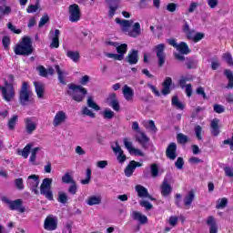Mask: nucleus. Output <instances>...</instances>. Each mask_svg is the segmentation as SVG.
I'll return each mask as SVG.
<instances>
[{"mask_svg": "<svg viewBox=\"0 0 233 233\" xmlns=\"http://www.w3.org/2000/svg\"><path fill=\"white\" fill-rule=\"evenodd\" d=\"M138 61L137 51L131 50L127 56V62L129 65H137Z\"/></svg>", "mask_w": 233, "mask_h": 233, "instance_id": "obj_34", "label": "nucleus"}, {"mask_svg": "<svg viewBox=\"0 0 233 233\" xmlns=\"http://www.w3.org/2000/svg\"><path fill=\"white\" fill-rule=\"evenodd\" d=\"M27 185L34 192V194H39L37 190V187H39V176L37 175H31L27 177Z\"/></svg>", "mask_w": 233, "mask_h": 233, "instance_id": "obj_13", "label": "nucleus"}, {"mask_svg": "<svg viewBox=\"0 0 233 233\" xmlns=\"http://www.w3.org/2000/svg\"><path fill=\"white\" fill-rule=\"evenodd\" d=\"M68 116L66 115V112L59 110L56 113L53 118V127H55V128H58V127L65 125Z\"/></svg>", "mask_w": 233, "mask_h": 233, "instance_id": "obj_9", "label": "nucleus"}, {"mask_svg": "<svg viewBox=\"0 0 233 233\" xmlns=\"http://www.w3.org/2000/svg\"><path fill=\"white\" fill-rule=\"evenodd\" d=\"M52 178H44L40 186V193L49 201H54V193H52Z\"/></svg>", "mask_w": 233, "mask_h": 233, "instance_id": "obj_6", "label": "nucleus"}, {"mask_svg": "<svg viewBox=\"0 0 233 233\" xmlns=\"http://www.w3.org/2000/svg\"><path fill=\"white\" fill-rule=\"evenodd\" d=\"M65 52H66V57H68V59L73 61V63H79L81 59V55L79 54V51L66 49Z\"/></svg>", "mask_w": 233, "mask_h": 233, "instance_id": "obj_21", "label": "nucleus"}, {"mask_svg": "<svg viewBox=\"0 0 233 233\" xmlns=\"http://www.w3.org/2000/svg\"><path fill=\"white\" fill-rule=\"evenodd\" d=\"M108 101L113 110H115V112H119L121 107L119 106V101L117 100V96H116V94H111L109 96Z\"/></svg>", "mask_w": 233, "mask_h": 233, "instance_id": "obj_28", "label": "nucleus"}, {"mask_svg": "<svg viewBox=\"0 0 233 233\" xmlns=\"http://www.w3.org/2000/svg\"><path fill=\"white\" fill-rule=\"evenodd\" d=\"M132 218L135 221H138L140 225H147L148 223V218L139 211H133Z\"/></svg>", "mask_w": 233, "mask_h": 233, "instance_id": "obj_23", "label": "nucleus"}, {"mask_svg": "<svg viewBox=\"0 0 233 233\" xmlns=\"http://www.w3.org/2000/svg\"><path fill=\"white\" fill-rule=\"evenodd\" d=\"M12 14V7L8 5H0V19H4L5 15Z\"/></svg>", "mask_w": 233, "mask_h": 233, "instance_id": "obj_39", "label": "nucleus"}, {"mask_svg": "<svg viewBox=\"0 0 233 233\" xmlns=\"http://www.w3.org/2000/svg\"><path fill=\"white\" fill-rule=\"evenodd\" d=\"M69 90L67 94L71 96L74 101H77V103H81L83 99H85V96H86V88L83 87L82 86H77L76 84L68 85Z\"/></svg>", "mask_w": 233, "mask_h": 233, "instance_id": "obj_2", "label": "nucleus"}, {"mask_svg": "<svg viewBox=\"0 0 233 233\" xmlns=\"http://www.w3.org/2000/svg\"><path fill=\"white\" fill-rule=\"evenodd\" d=\"M55 68L56 70L57 76H58V80L60 83H62V85H65V77H66V76H68V73L61 70V67H59V66H55Z\"/></svg>", "mask_w": 233, "mask_h": 233, "instance_id": "obj_36", "label": "nucleus"}, {"mask_svg": "<svg viewBox=\"0 0 233 233\" xmlns=\"http://www.w3.org/2000/svg\"><path fill=\"white\" fill-rule=\"evenodd\" d=\"M212 136H219V119L214 118L210 123Z\"/></svg>", "mask_w": 233, "mask_h": 233, "instance_id": "obj_31", "label": "nucleus"}, {"mask_svg": "<svg viewBox=\"0 0 233 233\" xmlns=\"http://www.w3.org/2000/svg\"><path fill=\"white\" fill-rule=\"evenodd\" d=\"M137 139L138 143H140V145H142L143 148H147V143H148V141H150V138H148V137H147V135L141 131H138Z\"/></svg>", "mask_w": 233, "mask_h": 233, "instance_id": "obj_32", "label": "nucleus"}, {"mask_svg": "<svg viewBox=\"0 0 233 233\" xmlns=\"http://www.w3.org/2000/svg\"><path fill=\"white\" fill-rule=\"evenodd\" d=\"M17 121H19V116L14 115L11 118H9L7 122V127L9 130H15V125H17Z\"/></svg>", "mask_w": 233, "mask_h": 233, "instance_id": "obj_37", "label": "nucleus"}, {"mask_svg": "<svg viewBox=\"0 0 233 233\" xmlns=\"http://www.w3.org/2000/svg\"><path fill=\"white\" fill-rule=\"evenodd\" d=\"M172 192V187H170V184H168V181L164 180L162 186H161V193L164 196H168Z\"/></svg>", "mask_w": 233, "mask_h": 233, "instance_id": "obj_38", "label": "nucleus"}, {"mask_svg": "<svg viewBox=\"0 0 233 233\" xmlns=\"http://www.w3.org/2000/svg\"><path fill=\"white\" fill-rule=\"evenodd\" d=\"M1 201L2 203H5L10 210H16L17 212H20V214L26 212V208L23 206L22 199L11 200L7 197H2Z\"/></svg>", "mask_w": 233, "mask_h": 233, "instance_id": "obj_4", "label": "nucleus"}, {"mask_svg": "<svg viewBox=\"0 0 233 233\" xmlns=\"http://www.w3.org/2000/svg\"><path fill=\"white\" fill-rule=\"evenodd\" d=\"M122 94L124 96V99H126V101H134V89H132V87L125 85L122 87Z\"/></svg>", "mask_w": 233, "mask_h": 233, "instance_id": "obj_22", "label": "nucleus"}, {"mask_svg": "<svg viewBox=\"0 0 233 233\" xmlns=\"http://www.w3.org/2000/svg\"><path fill=\"white\" fill-rule=\"evenodd\" d=\"M68 192L73 196H76V194H77V185L76 184V182L71 183V186L68 188Z\"/></svg>", "mask_w": 233, "mask_h": 233, "instance_id": "obj_59", "label": "nucleus"}, {"mask_svg": "<svg viewBox=\"0 0 233 233\" xmlns=\"http://www.w3.org/2000/svg\"><path fill=\"white\" fill-rule=\"evenodd\" d=\"M103 117L104 119H113L114 118V111L109 108H106L103 111Z\"/></svg>", "mask_w": 233, "mask_h": 233, "instance_id": "obj_50", "label": "nucleus"}, {"mask_svg": "<svg viewBox=\"0 0 233 233\" xmlns=\"http://www.w3.org/2000/svg\"><path fill=\"white\" fill-rule=\"evenodd\" d=\"M106 45H107V46H115L116 48V52H117L118 56L122 55L123 59L125 58V55L127 54V50L128 48V46L127 44L118 45L116 42L107 41L106 43Z\"/></svg>", "mask_w": 233, "mask_h": 233, "instance_id": "obj_16", "label": "nucleus"}, {"mask_svg": "<svg viewBox=\"0 0 233 233\" xmlns=\"http://www.w3.org/2000/svg\"><path fill=\"white\" fill-rule=\"evenodd\" d=\"M127 35H129L130 37H138V35H141V24H139V22L135 23L132 26V30L127 31Z\"/></svg>", "mask_w": 233, "mask_h": 233, "instance_id": "obj_27", "label": "nucleus"}, {"mask_svg": "<svg viewBox=\"0 0 233 233\" xmlns=\"http://www.w3.org/2000/svg\"><path fill=\"white\" fill-rule=\"evenodd\" d=\"M87 106L93 110H96V112H99V110H101V107L96 103V101H94L93 96L87 97Z\"/></svg>", "mask_w": 233, "mask_h": 233, "instance_id": "obj_40", "label": "nucleus"}, {"mask_svg": "<svg viewBox=\"0 0 233 233\" xmlns=\"http://www.w3.org/2000/svg\"><path fill=\"white\" fill-rule=\"evenodd\" d=\"M59 35H61V31L56 29L55 31H50L49 39H51L50 48H59Z\"/></svg>", "mask_w": 233, "mask_h": 233, "instance_id": "obj_15", "label": "nucleus"}, {"mask_svg": "<svg viewBox=\"0 0 233 233\" xmlns=\"http://www.w3.org/2000/svg\"><path fill=\"white\" fill-rule=\"evenodd\" d=\"M143 126L145 127L146 130H148V132H151L152 134H156V132H157V127H156L154 120L144 121Z\"/></svg>", "mask_w": 233, "mask_h": 233, "instance_id": "obj_33", "label": "nucleus"}, {"mask_svg": "<svg viewBox=\"0 0 233 233\" xmlns=\"http://www.w3.org/2000/svg\"><path fill=\"white\" fill-rule=\"evenodd\" d=\"M34 86L38 99H43L45 97V84L35 81Z\"/></svg>", "mask_w": 233, "mask_h": 233, "instance_id": "obj_24", "label": "nucleus"}, {"mask_svg": "<svg viewBox=\"0 0 233 233\" xmlns=\"http://www.w3.org/2000/svg\"><path fill=\"white\" fill-rule=\"evenodd\" d=\"M116 23L117 25H120L123 32H126L127 34H128V28L132 26V23H134V21L116 18Z\"/></svg>", "mask_w": 233, "mask_h": 233, "instance_id": "obj_25", "label": "nucleus"}, {"mask_svg": "<svg viewBox=\"0 0 233 233\" xmlns=\"http://www.w3.org/2000/svg\"><path fill=\"white\" fill-rule=\"evenodd\" d=\"M76 181H74V178H72V175H70V173H66L63 177H62V183H66V184H72L75 183Z\"/></svg>", "mask_w": 233, "mask_h": 233, "instance_id": "obj_49", "label": "nucleus"}, {"mask_svg": "<svg viewBox=\"0 0 233 233\" xmlns=\"http://www.w3.org/2000/svg\"><path fill=\"white\" fill-rule=\"evenodd\" d=\"M224 172H225L227 177H233V169L231 167H224Z\"/></svg>", "mask_w": 233, "mask_h": 233, "instance_id": "obj_64", "label": "nucleus"}, {"mask_svg": "<svg viewBox=\"0 0 233 233\" xmlns=\"http://www.w3.org/2000/svg\"><path fill=\"white\" fill-rule=\"evenodd\" d=\"M111 147L115 156H116L118 163H125V161H127V156L125 155V152H123V149L121 148V146H119V143L115 142Z\"/></svg>", "mask_w": 233, "mask_h": 233, "instance_id": "obj_11", "label": "nucleus"}, {"mask_svg": "<svg viewBox=\"0 0 233 233\" xmlns=\"http://www.w3.org/2000/svg\"><path fill=\"white\" fill-rule=\"evenodd\" d=\"M69 21L71 23H77L81 19V9L77 4H73L69 5Z\"/></svg>", "mask_w": 233, "mask_h": 233, "instance_id": "obj_8", "label": "nucleus"}, {"mask_svg": "<svg viewBox=\"0 0 233 233\" xmlns=\"http://www.w3.org/2000/svg\"><path fill=\"white\" fill-rule=\"evenodd\" d=\"M207 225L209 227V233H218V222L214 217L210 216L208 218Z\"/></svg>", "mask_w": 233, "mask_h": 233, "instance_id": "obj_29", "label": "nucleus"}, {"mask_svg": "<svg viewBox=\"0 0 233 233\" xmlns=\"http://www.w3.org/2000/svg\"><path fill=\"white\" fill-rule=\"evenodd\" d=\"M158 175H159V167L156 164L151 165L152 177H157Z\"/></svg>", "mask_w": 233, "mask_h": 233, "instance_id": "obj_54", "label": "nucleus"}, {"mask_svg": "<svg viewBox=\"0 0 233 233\" xmlns=\"http://www.w3.org/2000/svg\"><path fill=\"white\" fill-rule=\"evenodd\" d=\"M39 150H41V147H35L31 150V156L29 158L30 163H35L37 152H39Z\"/></svg>", "mask_w": 233, "mask_h": 233, "instance_id": "obj_48", "label": "nucleus"}, {"mask_svg": "<svg viewBox=\"0 0 233 233\" xmlns=\"http://www.w3.org/2000/svg\"><path fill=\"white\" fill-rule=\"evenodd\" d=\"M44 228L46 230H56L57 228V218L50 215L47 217L44 223Z\"/></svg>", "mask_w": 233, "mask_h": 233, "instance_id": "obj_14", "label": "nucleus"}, {"mask_svg": "<svg viewBox=\"0 0 233 233\" xmlns=\"http://www.w3.org/2000/svg\"><path fill=\"white\" fill-rule=\"evenodd\" d=\"M223 59H224V61H226V63H228V65H229V66L233 65V58H232V55H230V53H225L223 55Z\"/></svg>", "mask_w": 233, "mask_h": 233, "instance_id": "obj_56", "label": "nucleus"}, {"mask_svg": "<svg viewBox=\"0 0 233 233\" xmlns=\"http://www.w3.org/2000/svg\"><path fill=\"white\" fill-rule=\"evenodd\" d=\"M57 201L58 203H62V205H66L68 203V195L63 191H59Z\"/></svg>", "mask_w": 233, "mask_h": 233, "instance_id": "obj_41", "label": "nucleus"}, {"mask_svg": "<svg viewBox=\"0 0 233 233\" xmlns=\"http://www.w3.org/2000/svg\"><path fill=\"white\" fill-rule=\"evenodd\" d=\"M177 139L178 143H180L181 145H185V143L188 141V137H187V135H184L183 133H179L177 136Z\"/></svg>", "mask_w": 233, "mask_h": 233, "instance_id": "obj_52", "label": "nucleus"}, {"mask_svg": "<svg viewBox=\"0 0 233 233\" xmlns=\"http://www.w3.org/2000/svg\"><path fill=\"white\" fill-rule=\"evenodd\" d=\"M0 91L3 99L6 101V103L14 101V97H15V89H14V86L12 84L5 82L4 86H0Z\"/></svg>", "mask_w": 233, "mask_h": 233, "instance_id": "obj_5", "label": "nucleus"}, {"mask_svg": "<svg viewBox=\"0 0 233 233\" xmlns=\"http://www.w3.org/2000/svg\"><path fill=\"white\" fill-rule=\"evenodd\" d=\"M86 177L81 180L82 185H88V183H90V180L92 179V170H90V168L86 169Z\"/></svg>", "mask_w": 233, "mask_h": 233, "instance_id": "obj_46", "label": "nucleus"}, {"mask_svg": "<svg viewBox=\"0 0 233 233\" xmlns=\"http://www.w3.org/2000/svg\"><path fill=\"white\" fill-rule=\"evenodd\" d=\"M140 207H144V208H146V210H151L152 204L147 200H142V201H140Z\"/></svg>", "mask_w": 233, "mask_h": 233, "instance_id": "obj_62", "label": "nucleus"}, {"mask_svg": "<svg viewBox=\"0 0 233 233\" xmlns=\"http://www.w3.org/2000/svg\"><path fill=\"white\" fill-rule=\"evenodd\" d=\"M168 45L176 48L180 54H190V49L188 48V45L185 42H181L180 44H177L176 39H169L167 40Z\"/></svg>", "mask_w": 233, "mask_h": 233, "instance_id": "obj_10", "label": "nucleus"}, {"mask_svg": "<svg viewBox=\"0 0 233 233\" xmlns=\"http://www.w3.org/2000/svg\"><path fill=\"white\" fill-rule=\"evenodd\" d=\"M166 156L171 161H174V159L177 157V145H176V143H171L167 146Z\"/></svg>", "mask_w": 233, "mask_h": 233, "instance_id": "obj_18", "label": "nucleus"}, {"mask_svg": "<svg viewBox=\"0 0 233 233\" xmlns=\"http://www.w3.org/2000/svg\"><path fill=\"white\" fill-rule=\"evenodd\" d=\"M2 43H3L5 50H8V48L10 46V37L4 36Z\"/></svg>", "mask_w": 233, "mask_h": 233, "instance_id": "obj_63", "label": "nucleus"}, {"mask_svg": "<svg viewBox=\"0 0 233 233\" xmlns=\"http://www.w3.org/2000/svg\"><path fill=\"white\" fill-rule=\"evenodd\" d=\"M183 32L186 34L187 39L193 41V43H199V41L205 37V34L191 30L188 23H185Z\"/></svg>", "mask_w": 233, "mask_h": 233, "instance_id": "obj_7", "label": "nucleus"}, {"mask_svg": "<svg viewBox=\"0 0 233 233\" xmlns=\"http://www.w3.org/2000/svg\"><path fill=\"white\" fill-rule=\"evenodd\" d=\"M137 167H143V164L140 162H137L136 160L130 161L125 169V175L127 176V177H130L132 174H134V170H136Z\"/></svg>", "mask_w": 233, "mask_h": 233, "instance_id": "obj_20", "label": "nucleus"}, {"mask_svg": "<svg viewBox=\"0 0 233 233\" xmlns=\"http://www.w3.org/2000/svg\"><path fill=\"white\" fill-rule=\"evenodd\" d=\"M82 114H84V116H88V117H96V113H94L90 108L86 106L83 107Z\"/></svg>", "mask_w": 233, "mask_h": 233, "instance_id": "obj_51", "label": "nucleus"}, {"mask_svg": "<svg viewBox=\"0 0 233 233\" xmlns=\"http://www.w3.org/2000/svg\"><path fill=\"white\" fill-rule=\"evenodd\" d=\"M227 203H228V201L225 198L218 199L217 202V208H225V207H227Z\"/></svg>", "mask_w": 233, "mask_h": 233, "instance_id": "obj_57", "label": "nucleus"}, {"mask_svg": "<svg viewBox=\"0 0 233 233\" xmlns=\"http://www.w3.org/2000/svg\"><path fill=\"white\" fill-rule=\"evenodd\" d=\"M184 165H185V161L183 160V157H178L175 162V167L178 168V170H181Z\"/></svg>", "mask_w": 233, "mask_h": 233, "instance_id": "obj_60", "label": "nucleus"}, {"mask_svg": "<svg viewBox=\"0 0 233 233\" xmlns=\"http://www.w3.org/2000/svg\"><path fill=\"white\" fill-rule=\"evenodd\" d=\"M171 85H172V78L167 77L163 83V89H162L163 96H167V94H170Z\"/></svg>", "mask_w": 233, "mask_h": 233, "instance_id": "obj_35", "label": "nucleus"}, {"mask_svg": "<svg viewBox=\"0 0 233 233\" xmlns=\"http://www.w3.org/2000/svg\"><path fill=\"white\" fill-rule=\"evenodd\" d=\"M109 59H115L116 61H123V55L109 53L106 55Z\"/></svg>", "mask_w": 233, "mask_h": 233, "instance_id": "obj_55", "label": "nucleus"}, {"mask_svg": "<svg viewBox=\"0 0 233 233\" xmlns=\"http://www.w3.org/2000/svg\"><path fill=\"white\" fill-rule=\"evenodd\" d=\"M224 74L226 77L228 79V84L227 86V88H233V74L232 71L226 69L224 71Z\"/></svg>", "mask_w": 233, "mask_h": 233, "instance_id": "obj_42", "label": "nucleus"}, {"mask_svg": "<svg viewBox=\"0 0 233 233\" xmlns=\"http://www.w3.org/2000/svg\"><path fill=\"white\" fill-rule=\"evenodd\" d=\"M129 154H131V156H140L141 157H143V156H145V153H143V151H141V149L136 148V147H133L129 151Z\"/></svg>", "mask_w": 233, "mask_h": 233, "instance_id": "obj_53", "label": "nucleus"}, {"mask_svg": "<svg viewBox=\"0 0 233 233\" xmlns=\"http://www.w3.org/2000/svg\"><path fill=\"white\" fill-rule=\"evenodd\" d=\"M201 134H203V127H201V126H196L195 127V136H196L197 139H198V141L203 140V137L201 136Z\"/></svg>", "mask_w": 233, "mask_h": 233, "instance_id": "obj_47", "label": "nucleus"}, {"mask_svg": "<svg viewBox=\"0 0 233 233\" xmlns=\"http://www.w3.org/2000/svg\"><path fill=\"white\" fill-rule=\"evenodd\" d=\"M33 147H34V144L30 143V144H27L23 149H18L17 150L18 156H22L24 159H27Z\"/></svg>", "mask_w": 233, "mask_h": 233, "instance_id": "obj_30", "label": "nucleus"}, {"mask_svg": "<svg viewBox=\"0 0 233 233\" xmlns=\"http://www.w3.org/2000/svg\"><path fill=\"white\" fill-rule=\"evenodd\" d=\"M97 168H106L108 167V161L106 160H99L96 162Z\"/></svg>", "mask_w": 233, "mask_h": 233, "instance_id": "obj_61", "label": "nucleus"}, {"mask_svg": "<svg viewBox=\"0 0 233 233\" xmlns=\"http://www.w3.org/2000/svg\"><path fill=\"white\" fill-rule=\"evenodd\" d=\"M155 50L158 58V66H163V65H165V45L159 44L156 46Z\"/></svg>", "mask_w": 233, "mask_h": 233, "instance_id": "obj_17", "label": "nucleus"}, {"mask_svg": "<svg viewBox=\"0 0 233 233\" xmlns=\"http://www.w3.org/2000/svg\"><path fill=\"white\" fill-rule=\"evenodd\" d=\"M39 10V0L36 1L35 5H30L27 6L26 12L27 14H34Z\"/></svg>", "mask_w": 233, "mask_h": 233, "instance_id": "obj_45", "label": "nucleus"}, {"mask_svg": "<svg viewBox=\"0 0 233 233\" xmlns=\"http://www.w3.org/2000/svg\"><path fill=\"white\" fill-rule=\"evenodd\" d=\"M25 132L26 134L32 135L37 130V119L34 117H28L25 119Z\"/></svg>", "mask_w": 233, "mask_h": 233, "instance_id": "obj_12", "label": "nucleus"}, {"mask_svg": "<svg viewBox=\"0 0 233 233\" xmlns=\"http://www.w3.org/2000/svg\"><path fill=\"white\" fill-rule=\"evenodd\" d=\"M102 198L101 195H92L86 200V205L94 207V205H101Z\"/></svg>", "mask_w": 233, "mask_h": 233, "instance_id": "obj_26", "label": "nucleus"}, {"mask_svg": "<svg viewBox=\"0 0 233 233\" xmlns=\"http://www.w3.org/2000/svg\"><path fill=\"white\" fill-rule=\"evenodd\" d=\"M14 52L16 56H30L34 52L30 37H23L22 41L15 46Z\"/></svg>", "mask_w": 233, "mask_h": 233, "instance_id": "obj_1", "label": "nucleus"}, {"mask_svg": "<svg viewBox=\"0 0 233 233\" xmlns=\"http://www.w3.org/2000/svg\"><path fill=\"white\" fill-rule=\"evenodd\" d=\"M194 198H195L194 191H189L184 199V203L186 207L192 205V202L194 201Z\"/></svg>", "mask_w": 233, "mask_h": 233, "instance_id": "obj_43", "label": "nucleus"}, {"mask_svg": "<svg viewBox=\"0 0 233 233\" xmlns=\"http://www.w3.org/2000/svg\"><path fill=\"white\" fill-rule=\"evenodd\" d=\"M135 190L138 196V198H147V199H150V201H154V198L148 194V189L147 187L141 186V185H137L135 187Z\"/></svg>", "mask_w": 233, "mask_h": 233, "instance_id": "obj_19", "label": "nucleus"}, {"mask_svg": "<svg viewBox=\"0 0 233 233\" xmlns=\"http://www.w3.org/2000/svg\"><path fill=\"white\" fill-rule=\"evenodd\" d=\"M172 106H176L177 108H178L179 110H183L185 108V105H183L179 99H177V96H173L172 97Z\"/></svg>", "mask_w": 233, "mask_h": 233, "instance_id": "obj_44", "label": "nucleus"}, {"mask_svg": "<svg viewBox=\"0 0 233 233\" xmlns=\"http://www.w3.org/2000/svg\"><path fill=\"white\" fill-rule=\"evenodd\" d=\"M32 96H34V93L32 92V89H30L28 83L24 82L22 84V87H21L20 93H19L20 104L23 106H26V105H28V103H30V101H32Z\"/></svg>", "mask_w": 233, "mask_h": 233, "instance_id": "obj_3", "label": "nucleus"}, {"mask_svg": "<svg viewBox=\"0 0 233 233\" xmlns=\"http://www.w3.org/2000/svg\"><path fill=\"white\" fill-rule=\"evenodd\" d=\"M124 145L128 152H130L134 148V145L132 144V141L128 138L124 139Z\"/></svg>", "mask_w": 233, "mask_h": 233, "instance_id": "obj_58", "label": "nucleus"}]
</instances>
